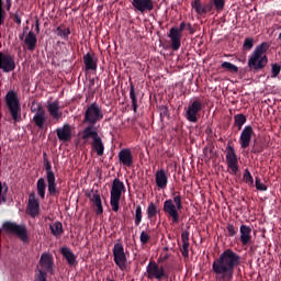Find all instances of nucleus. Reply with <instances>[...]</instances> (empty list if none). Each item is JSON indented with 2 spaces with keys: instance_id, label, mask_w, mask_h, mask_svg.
I'll return each mask as SVG.
<instances>
[{
  "instance_id": "f257e3e1",
  "label": "nucleus",
  "mask_w": 281,
  "mask_h": 281,
  "mask_svg": "<svg viewBox=\"0 0 281 281\" xmlns=\"http://www.w3.org/2000/svg\"><path fill=\"white\" fill-rule=\"evenodd\" d=\"M237 267H240V255L228 248L214 259L212 272L216 281H234Z\"/></svg>"
},
{
  "instance_id": "f03ea898",
  "label": "nucleus",
  "mask_w": 281,
  "mask_h": 281,
  "mask_svg": "<svg viewBox=\"0 0 281 281\" xmlns=\"http://www.w3.org/2000/svg\"><path fill=\"white\" fill-rule=\"evenodd\" d=\"M267 52H269V43L263 42L256 46L251 56L248 58V67L250 71H260L267 67L269 58H267Z\"/></svg>"
},
{
  "instance_id": "7ed1b4c3",
  "label": "nucleus",
  "mask_w": 281,
  "mask_h": 281,
  "mask_svg": "<svg viewBox=\"0 0 281 281\" xmlns=\"http://www.w3.org/2000/svg\"><path fill=\"white\" fill-rule=\"evenodd\" d=\"M4 104L7 113L11 115V120H13L14 124L21 122V100H19V93L14 90H10L4 97Z\"/></svg>"
},
{
  "instance_id": "20e7f679",
  "label": "nucleus",
  "mask_w": 281,
  "mask_h": 281,
  "mask_svg": "<svg viewBox=\"0 0 281 281\" xmlns=\"http://www.w3.org/2000/svg\"><path fill=\"white\" fill-rule=\"evenodd\" d=\"M81 139H83V142H89V139H92L90 143L91 150L97 153L98 157H102V155H104V142H102V137H100V134H98V127L87 126L82 131Z\"/></svg>"
},
{
  "instance_id": "39448f33",
  "label": "nucleus",
  "mask_w": 281,
  "mask_h": 281,
  "mask_svg": "<svg viewBox=\"0 0 281 281\" xmlns=\"http://www.w3.org/2000/svg\"><path fill=\"white\" fill-rule=\"evenodd\" d=\"M165 214L171 217L172 225L179 223V210H183L181 201V194H178L172 199L166 200L162 207Z\"/></svg>"
},
{
  "instance_id": "423d86ee",
  "label": "nucleus",
  "mask_w": 281,
  "mask_h": 281,
  "mask_svg": "<svg viewBox=\"0 0 281 281\" xmlns=\"http://www.w3.org/2000/svg\"><path fill=\"white\" fill-rule=\"evenodd\" d=\"M122 192H126V187L120 178H115L112 182V189L110 192V205L113 212H120V201L122 199Z\"/></svg>"
},
{
  "instance_id": "0eeeda50",
  "label": "nucleus",
  "mask_w": 281,
  "mask_h": 281,
  "mask_svg": "<svg viewBox=\"0 0 281 281\" xmlns=\"http://www.w3.org/2000/svg\"><path fill=\"white\" fill-rule=\"evenodd\" d=\"M2 227L5 232H9V234H14V236H16V238L24 243V245H27V243H30V234L25 224L19 225L14 222H4L2 224Z\"/></svg>"
},
{
  "instance_id": "6e6552de",
  "label": "nucleus",
  "mask_w": 281,
  "mask_h": 281,
  "mask_svg": "<svg viewBox=\"0 0 281 281\" xmlns=\"http://www.w3.org/2000/svg\"><path fill=\"white\" fill-rule=\"evenodd\" d=\"M104 120V113L98 103H91L83 115V124H89L88 126H95L98 122Z\"/></svg>"
},
{
  "instance_id": "1a4fd4ad",
  "label": "nucleus",
  "mask_w": 281,
  "mask_h": 281,
  "mask_svg": "<svg viewBox=\"0 0 281 281\" xmlns=\"http://www.w3.org/2000/svg\"><path fill=\"white\" fill-rule=\"evenodd\" d=\"M147 278L148 280H168L169 276L166 273V269H164L162 266H159V263L155 261H150L147 267Z\"/></svg>"
},
{
  "instance_id": "9d476101",
  "label": "nucleus",
  "mask_w": 281,
  "mask_h": 281,
  "mask_svg": "<svg viewBox=\"0 0 281 281\" xmlns=\"http://www.w3.org/2000/svg\"><path fill=\"white\" fill-rule=\"evenodd\" d=\"M112 254L116 267H119L121 271H126V262H128V259L126 258V252L124 251V245H122V243L114 244Z\"/></svg>"
},
{
  "instance_id": "9b49d317",
  "label": "nucleus",
  "mask_w": 281,
  "mask_h": 281,
  "mask_svg": "<svg viewBox=\"0 0 281 281\" xmlns=\"http://www.w3.org/2000/svg\"><path fill=\"white\" fill-rule=\"evenodd\" d=\"M226 164L233 175H238V155H236V149L229 143L226 146Z\"/></svg>"
},
{
  "instance_id": "f8f14e48",
  "label": "nucleus",
  "mask_w": 281,
  "mask_h": 281,
  "mask_svg": "<svg viewBox=\"0 0 281 281\" xmlns=\"http://www.w3.org/2000/svg\"><path fill=\"white\" fill-rule=\"evenodd\" d=\"M32 113H35L33 116V123L37 128H45V124H47V113L45 109H43L42 104H37V108H31Z\"/></svg>"
},
{
  "instance_id": "ddd939ff",
  "label": "nucleus",
  "mask_w": 281,
  "mask_h": 281,
  "mask_svg": "<svg viewBox=\"0 0 281 281\" xmlns=\"http://www.w3.org/2000/svg\"><path fill=\"white\" fill-rule=\"evenodd\" d=\"M201 109H203V103L199 100H194L191 104H189L186 112V119L188 122L196 124V122H199V113H201Z\"/></svg>"
},
{
  "instance_id": "4468645a",
  "label": "nucleus",
  "mask_w": 281,
  "mask_h": 281,
  "mask_svg": "<svg viewBox=\"0 0 281 281\" xmlns=\"http://www.w3.org/2000/svg\"><path fill=\"white\" fill-rule=\"evenodd\" d=\"M256 135L254 132V127L251 125H246L239 135V146L240 148H249V144H251L252 137Z\"/></svg>"
},
{
  "instance_id": "2eb2a0df",
  "label": "nucleus",
  "mask_w": 281,
  "mask_h": 281,
  "mask_svg": "<svg viewBox=\"0 0 281 281\" xmlns=\"http://www.w3.org/2000/svg\"><path fill=\"white\" fill-rule=\"evenodd\" d=\"M26 214H29V216L32 218H36V216L41 214V203L38 202V199H36V193H31L29 195Z\"/></svg>"
},
{
  "instance_id": "dca6fc26",
  "label": "nucleus",
  "mask_w": 281,
  "mask_h": 281,
  "mask_svg": "<svg viewBox=\"0 0 281 281\" xmlns=\"http://www.w3.org/2000/svg\"><path fill=\"white\" fill-rule=\"evenodd\" d=\"M40 271H45L50 276H54V257L52 255L44 252L40 258Z\"/></svg>"
},
{
  "instance_id": "f3484780",
  "label": "nucleus",
  "mask_w": 281,
  "mask_h": 281,
  "mask_svg": "<svg viewBox=\"0 0 281 281\" xmlns=\"http://www.w3.org/2000/svg\"><path fill=\"white\" fill-rule=\"evenodd\" d=\"M132 5L140 14L155 10V2L153 0H132Z\"/></svg>"
},
{
  "instance_id": "a211bd4d",
  "label": "nucleus",
  "mask_w": 281,
  "mask_h": 281,
  "mask_svg": "<svg viewBox=\"0 0 281 281\" xmlns=\"http://www.w3.org/2000/svg\"><path fill=\"white\" fill-rule=\"evenodd\" d=\"M46 181L48 183L49 196H58V194H60V190L56 186V175L54 171H46Z\"/></svg>"
},
{
  "instance_id": "6ab92c4d",
  "label": "nucleus",
  "mask_w": 281,
  "mask_h": 281,
  "mask_svg": "<svg viewBox=\"0 0 281 281\" xmlns=\"http://www.w3.org/2000/svg\"><path fill=\"white\" fill-rule=\"evenodd\" d=\"M1 69L5 74L14 71V69H16V63H14V57L1 54Z\"/></svg>"
},
{
  "instance_id": "aec40b11",
  "label": "nucleus",
  "mask_w": 281,
  "mask_h": 281,
  "mask_svg": "<svg viewBox=\"0 0 281 281\" xmlns=\"http://www.w3.org/2000/svg\"><path fill=\"white\" fill-rule=\"evenodd\" d=\"M169 38L171 41L170 47L173 52H178L181 47V34L179 29L172 27L169 32Z\"/></svg>"
},
{
  "instance_id": "412c9836",
  "label": "nucleus",
  "mask_w": 281,
  "mask_h": 281,
  "mask_svg": "<svg viewBox=\"0 0 281 281\" xmlns=\"http://www.w3.org/2000/svg\"><path fill=\"white\" fill-rule=\"evenodd\" d=\"M83 64L86 71H98V58L95 57V54L88 53L83 55Z\"/></svg>"
},
{
  "instance_id": "4be33fe9",
  "label": "nucleus",
  "mask_w": 281,
  "mask_h": 281,
  "mask_svg": "<svg viewBox=\"0 0 281 281\" xmlns=\"http://www.w3.org/2000/svg\"><path fill=\"white\" fill-rule=\"evenodd\" d=\"M181 243L182 247L180 248V252L182 254L183 258H190V232L183 231L181 233Z\"/></svg>"
},
{
  "instance_id": "5701e85b",
  "label": "nucleus",
  "mask_w": 281,
  "mask_h": 281,
  "mask_svg": "<svg viewBox=\"0 0 281 281\" xmlns=\"http://www.w3.org/2000/svg\"><path fill=\"white\" fill-rule=\"evenodd\" d=\"M46 109L53 120L58 121L63 117V112L60 111V102L58 100L48 103Z\"/></svg>"
},
{
  "instance_id": "b1692460",
  "label": "nucleus",
  "mask_w": 281,
  "mask_h": 281,
  "mask_svg": "<svg viewBox=\"0 0 281 281\" xmlns=\"http://www.w3.org/2000/svg\"><path fill=\"white\" fill-rule=\"evenodd\" d=\"M59 142H71V125L64 124L63 127L56 130Z\"/></svg>"
},
{
  "instance_id": "393cba45",
  "label": "nucleus",
  "mask_w": 281,
  "mask_h": 281,
  "mask_svg": "<svg viewBox=\"0 0 281 281\" xmlns=\"http://www.w3.org/2000/svg\"><path fill=\"white\" fill-rule=\"evenodd\" d=\"M88 199L95 205L97 207V215L103 214L104 213V207L102 206V198L100 196V193L98 190L91 191L88 193Z\"/></svg>"
},
{
  "instance_id": "a878e982",
  "label": "nucleus",
  "mask_w": 281,
  "mask_h": 281,
  "mask_svg": "<svg viewBox=\"0 0 281 281\" xmlns=\"http://www.w3.org/2000/svg\"><path fill=\"white\" fill-rule=\"evenodd\" d=\"M119 161L126 168L133 167V153L130 148H124L119 153Z\"/></svg>"
},
{
  "instance_id": "bb28decb",
  "label": "nucleus",
  "mask_w": 281,
  "mask_h": 281,
  "mask_svg": "<svg viewBox=\"0 0 281 281\" xmlns=\"http://www.w3.org/2000/svg\"><path fill=\"white\" fill-rule=\"evenodd\" d=\"M239 240L241 243V245L247 246V245H251V228L250 226H247L245 224H243L239 227Z\"/></svg>"
},
{
  "instance_id": "cd10ccee",
  "label": "nucleus",
  "mask_w": 281,
  "mask_h": 281,
  "mask_svg": "<svg viewBox=\"0 0 281 281\" xmlns=\"http://www.w3.org/2000/svg\"><path fill=\"white\" fill-rule=\"evenodd\" d=\"M155 181H156L157 188H159L160 190H166L168 186V175H166V170L164 169L157 170L155 173Z\"/></svg>"
},
{
  "instance_id": "c85d7f7f",
  "label": "nucleus",
  "mask_w": 281,
  "mask_h": 281,
  "mask_svg": "<svg viewBox=\"0 0 281 281\" xmlns=\"http://www.w3.org/2000/svg\"><path fill=\"white\" fill-rule=\"evenodd\" d=\"M60 254H61V256L65 257V259H66L67 263L69 265V267H76V265H78V260H76V255L74 254L71 248H69V247H61Z\"/></svg>"
},
{
  "instance_id": "c756f323",
  "label": "nucleus",
  "mask_w": 281,
  "mask_h": 281,
  "mask_svg": "<svg viewBox=\"0 0 281 281\" xmlns=\"http://www.w3.org/2000/svg\"><path fill=\"white\" fill-rule=\"evenodd\" d=\"M38 40L36 38V33H34V31H30L24 38V44L26 45L29 52H34Z\"/></svg>"
},
{
  "instance_id": "7c9ffc66",
  "label": "nucleus",
  "mask_w": 281,
  "mask_h": 281,
  "mask_svg": "<svg viewBox=\"0 0 281 281\" xmlns=\"http://www.w3.org/2000/svg\"><path fill=\"white\" fill-rule=\"evenodd\" d=\"M49 229L53 234V236H55V238H60V236H63V223L61 222H55L53 224L49 225Z\"/></svg>"
},
{
  "instance_id": "2f4dec72",
  "label": "nucleus",
  "mask_w": 281,
  "mask_h": 281,
  "mask_svg": "<svg viewBox=\"0 0 281 281\" xmlns=\"http://www.w3.org/2000/svg\"><path fill=\"white\" fill-rule=\"evenodd\" d=\"M247 123V116L245 114H236L234 116V126L237 131H243V126Z\"/></svg>"
},
{
  "instance_id": "473e14b6",
  "label": "nucleus",
  "mask_w": 281,
  "mask_h": 281,
  "mask_svg": "<svg viewBox=\"0 0 281 281\" xmlns=\"http://www.w3.org/2000/svg\"><path fill=\"white\" fill-rule=\"evenodd\" d=\"M159 212H160L159 206H157L156 203L150 202L146 210L147 218H149V220L156 218L157 214H159Z\"/></svg>"
},
{
  "instance_id": "72a5a7b5",
  "label": "nucleus",
  "mask_w": 281,
  "mask_h": 281,
  "mask_svg": "<svg viewBox=\"0 0 281 281\" xmlns=\"http://www.w3.org/2000/svg\"><path fill=\"white\" fill-rule=\"evenodd\" d=\"M130 99L132 100V106L134 113H137V92L135 91V85L130 82Z\"/></svg>"
},
{
  "instance_id": "f704fd0d",
  "label": "nucleus",
  "mask_w": 281,
  "mask_h": 281,
  "mask_svg": "<svg viewBox=\"0 0 281 281\" xmlns=\"http://www.w3.org/2000/svg\"><path fill=\"white\" fill-rule=\"evenodd\" d=\"M45 178H40L37 180V194L41 196V199H45Z\"/></svg>"
},
{
  "instance_id": "c9c22d12",
  "label": "nucleus",
  "mask_w": 281,
  "mask_h": 281,
  "mask_svg": "<svg viewBox=\"0 0 281 281\" xmlns=\"http://www.w3.org/2000/svg\"><path fill=\"white\" fill-rule=\"evenodd\" d=\"M191 8L196 14L202 16L203 3H201V0H192Z\"/></svg>"
},
{
  "instance_id": "e433bc0d",
  "label": "nucleus",
  "mask_w": 281,
  "mask_h": 281,
  "mask_svg": "<svg viewBox=\"0 0 281 281\" xmlns=\"http://www.w3.org/2000/svg\"><path fill=\"white\" fill-rule=\"evenodd\" d=\"M222 69L229 71L231 74H238V67L229 61H224L222 64Z\"/></svg>"
},
{
  "instance_id": "4c0bfd02",
  "label": "nucleus",
  "mask_w": 281,
  "mask_h": 281,
  "mask_svg": "<svg viewBox=\"0 0 281 281\" xmlns=\"http://www.w3.org/2000/svg\"><path fill=\"white\" fill-rule=\"evenodd\" d=\"M265 151V145L262 143H254V145L251 146V150L250 153H252L254 155H260V153Z\"/></svg>"
},
{
  "instance_id": "58836bf2",
  "label": "nucleus",
  "mask_w": 281,
  "mask_h": 281,
  "mask_svg": "<svg viewBox=\"0 0 281 281\" xmlns=\"http://www.w3.org/2000/svg\"><path fill=\"white\" fill-rule=\"evenodd\" d=\"M211 1L216 12H223V10H225V0H211Z\"/></svg>"
},
{
  "instance_id": "ea45409f",
  "label": "nucleus",
  "mask_w": 281,
  "mask_h": 281,
  "mask_svg": "<svg viewBox=\"0 0 281 281\" xmlns=\"http://www.w3.org/2000/svg\"><path fill=\"white\" fill-rule=\"evenodd\" d=\"M143 218L142 205H137L135 210V225L136 227L139 226Z\"/></svg>"
},
{
  "instance_id": "a19ab883",
  "label": "nucleus",
  "mask_w": 281,
  "mask_h": 281,
  "mask_svg": "<svg viewBox=\"0 0 281 281\" xmlns=\"http://www.w3.org/2000/svg\"><path fill=\"white\" fill-rule=\"evenodd\" d=\"M69 34H71L69 29H63L60 26L57 27V36H60L61 38H69Z\"/></svg>"
},
{
  "instance_id": "79ce46f5",
  "label": "nucleus",
  "mask_w": 281,
  "mask_h": 281,
  "mask_svg": "<svg viewBox=\"0 0 281 281\" xmlns=\"http://www.w3.org/2000/svg\"><path fill=\"white\" fill-rule=\"evenodd\" d=\"M244 181L248 186H254V176H251V172L249 171V169H245Z\"/></svg>"
},
{
  "instance_id": "37998d69",
  "label": "nucleus",
  "mask_w": 281,
  "mask_h": 281,
  "mask_svg": "<svg viewBox=\"0 0 281 281\" xmlns=\"http://www.w3.org/2000/svg\"><path fill=\"white\" fill-rule=\"evenodd\" d=\"M280 71H281L280 64H272L271 78H278V76H280Z\"/></svg>"
},
{
  "instance_id": "c03bdc74",
  "label": "nucleus",
  "mask_w": 281,
  "mask_h": 281,
  "mask_svg": "<svg viewBox=\"0 0 281 281\" xmlns=\"http://www.w3.org/2000/svg\"><path fill=\"white\" fill-rule=\"evenodd\" d=\"M43 161L46 172H52V162H49V158H47V153H43Z\"/></svg>"
},
{
  "instance_id": "a18cd8bd",
  "label": "nucleus",
  "mask_w": 281,
  "mask_h": 281,
  "mask_svg": "<svg viewBox=\"0 0 281 281\" xmlns=\"http://www.w3.org/2000/svg\"><path fill=\"white\" fill-rule=\"evenodd\" d=\"M255 186H256V189L259 190L260 192H267V184L262 183L260 181V178H256L255 180Z\"/></svg>"
},
{
  "instance_id": "49530a36",
  "label": "nucleus",
  "mask_w": 281,
  "mask_h": 281,
  "mask_svg": "<svg viewBox=\"0 0 281 281\" xmlns=\"http://www.w3.org/2000/svg\"><path fill=\"white\" fill-rule=\"evenodd\" d=\"M213 10V3L212 1H209L207 3L202 4V16L203 14H207L212 12Z\"/></svg>"
},
{
  "instance_id": "de8ad7c7",
  "label": "nucleus",
  "mask_w": 281,
  "mask_h": 281,
  "mask_svg": "<svg viewBox=\"0 0 281 281\" xmlns=\"http://www.w3.org/2000/svg\"><path fill=\"white\" fill-rule=\"evenodd\" d=\"M47 273L45 270H38V273L35 274V281H47Z\"/></svg>"
},
{
  "instance_id": "09e8293b",
  "label": "nucleus",
  "mask_w": 281,
  "mask_h": 281,
  "mask_svg": "<svg viewBox=\"0 0 281 281\" xmlns=\"http://www.w3.org/2000/svg\"><path fill=\"white\" fill-rule=\"evenodd\" d=\"M254 48V38H249L247 37L245 41H244V49H246L247 52H249L250 49Z\"/></svg>"
},
{
  "instance_id": "8fccbe9b",
  "label": "nucleus",
  "mask_w": 281,
  "mask_h": 281,
  "mask_svg": "<svg viewBox=\"0 0 281 281\" xmlns=\"http://www.w3.org/2000/svg\"><path fill=\"white\" fill-rule=\"evenodd\" d=\"M149 240H150V235H148V233L143 231L140 233V243H142V245H147L149 243Z\"/></svg>"
},
{
  "instance_id": "3c124183",
  "label": "nucleus",
  "mask_w": 281,
  "mask_h": 281,
  "mask_svg": "<svg viewBox=\"0 0 281 281\" xmlns=\"http://www.w3.org/2000/svg\"><path fill=\"white\" fill-rule=\"evenodd\" d=\"M226 229L228 232V236L229 237H234L236 236L237 232H236V227H234V224H226Z\"/></svg>"
},
{
  "instance_id": "603ef678",
  "label": "nucleus",
  "mask_w": 281,
  "mask_h": 281,
  "mask_svg": "<svg viewBox=\"0 0 281 281\" xmlns=\"http://www.w3.org/2000/svg\"><path fill=\"white\" fill-rule=\"evenodd\" d=\"M35 31L41 34V20L38 18H35Z\"/></svg>"
},
{
  "instance_id": "864d4df0",
  "label": "nucleus",
  "mask_w": 281,
  "mask_h": 281,
  "mask_svg": "<svg viewBox=\"0 0 281 281\" xmlns=\"http://www.w3.org/2000/svg\"><path fill=\"white\" fill-rule=\"evenodd\" d=\"M95 87V78L89 79L88 89H93Z\"/></svg>"
},
{
  "instance_id": "5fc2aeb1",
  "label": "nucleus",
  "mask_w": 281,
  "mask_h": 281,
  "mask_svg": "<svg viewBox=\"0 0 281 281\" xmlns=\"http://www.w3.org/2000/svg\"><path fill=\"white\" fill-rule=\"evenodd\" d=\"M186 27H188V24H186V22H182L178 29V32H180V34L183 32V30H186Z\"/></svg>"
},
{
  "instance_id": "6e6d98bb",
  "label": "nucleus",
  "mask_w": 281,
  "mask_h": 281,
  "mask_svg": "<svg viewBox=\"0 0 281 281\" xmlns=\"http://www.w3.org/2000/svg\"><path fill=\"white\" fill-rule=\"evenodd\" d=\"M187 30H189V34H194V27H192V24H187Z\"/></svg>"
},
{
  "instance_id": "4d7b16f0",
  "label": "nucleus",
  "mask_w": 281,
  "mask_h": 281,
  "mask_svg": "<svg viewBox=\"0 0 281 281\" xmlns=\"http://www.w3.org/2000/svg\"><path fill=\"white\" fill-rule=\"evenodd\" d=\"M1 190H2V191L4 190V192H8V186L4 183V184L1 187Z\"/></svg>"
},
{
  "instance_id": "13d9d810",
  "label": "nucleus",
  "mask_w": 281,
  "mask_h": 281,
  "mask_svg": "<svg viewBox=\"0 0 281 281\" xmlns=\"http://www.w3.org/2000/svg\"><path fill=\"white\" fill-rule=\"evenodd\" d=\"M7 5H8V9H10V5H12V1L11 0H7Z\"/></svg>"
},
{
  "instance_id": "bf43d9fd",
  "label": "nucleus",
  "mask_w": 281,
  "mask_h": 281,
  "mask_svg": "<svg viewBox=\"0 0 281 281\" xmlns=\"http://www.w3.org/2000/svg\"><path fill=\"white\" fill-rule=\"evenodd\" d=\"M20 41H23V38H25V33H23L22 35L19 36Z\"/></svg>"
},
{
  "instance_id": "052dcab7",
  "label": "nucleus",
  "mask_w": 281,
  "mask_h": 281,
  "mask_svg": "<svg viewBox=\"0 0 281 281\" xmlns=\"http://www.w3.org/2000/svg\"><path fill=\"white\" fill-rule=\"evenodd\" d=\"M18 25H21V18H16Z\"/></svg>"
},
{
  "instance_id": "680f3d73",
  "label": "nucleus",
  "mask_w": 281,
  "mask_h": 281,
  "mask_svg": "<svg viewBox=\"0 0 281 281\" xmlns=\"http://www.w3.org/2000/svg\"><path fill=\"white\" fill-rule=\"evenodd\" d=\"M2 203H5V195H1Z\"/></svg>"
},
{
  "instance_id": "e2e57ef3",
  "label": "nucleus",
  "mask_w": 281,
  "mask_h": 281,
  "mask_svg": "<svg viewBox=\"0 0 281 281\" xmlns=\"http://www.w3.org/2000/svg\"><path fill=\"white\" fill-rule=\"evenodd\" d=\"M168 258H169V256H168V254H166V255L164 256L162 260H168Z\"/></svg>"
},
{
  "instance_id": "0e129e2a",
  "label": "nucleus",
  "mask_w": 281,
  "mask_h": 281,
  "mask_svg": "<svg viewBox=\"0 0 281 281\" xmlns=\"http://www.w3.org/2000/svg\"><path fill=\"white\" fill-rule=\"evenodd\" d=\"M164 113H168V108H164Z\"/></svg>"
},
{
  "instance_id": "69168bd1",
  "label": "nucleus",
  "mask_w": 281,
  "mask_h": 281,
  "mask_svg": "<svg viewBox=\"0 0 281 281\" xmlns=\"http://www.w3.org/2000/svg\"><path fill=\"white\" fill-rule=\"evenodd\" d=\"M27 30H29V27L26 26V27L24 29L23 33L25 34V32H27Z\"/></svg>"
},
{
  "instance_id": "338daca9",
  "label": "nucleus",
  "mask_w": 281,
  "mask_h": 281,
  "mask_svg": "<svg viewBox=\"0 0 281 281\" xmlns=\"http://www.w3.org/2000/svg\"><path fill=\"white\" fill-rule=\"evenodd\" d=\"M1 18L3 19V12L1 13Z\"/></svg>"
}]
</instances>
